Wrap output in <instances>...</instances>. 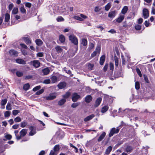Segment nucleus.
<instances>
[{
	"instance_id": "1",
	"label": "nucleus",
	"mask_w": 155,
	"mask_h": 155,
	"mask_svg": "<svg viewBox=\"0 0 155 155\" xmlns=\"http://www.w3.org/2000/svg\"><path fill=\"white\" fill-rule=\"evenodd\" d=\"M57 94L56 93H50L49 95L44 97L47 100H51L54 99L56 97Z\"/></svg>"
},
{
	"instance_id": "2",
	"label": "nucleus",
	"mask_w": 155,
	"mask_h": 155,
	"mask_svg": "<svg viewBox=\"0 0 155 155\" xmlns=\"http://www.w3.org/2000/svg\"><path fill=\"white\" fill-rule=\"evenodd\" d=\"M28 130L25 129H24L22 130L20 132V136H16V139L18 140L21 139V137L25 136L27 133Z\"/></svg>"
},
{
	"instance_id": "3",
	"label": "nucleus",
	"mask_w": 155,
	"mask_h": 155,
	"mask_svg": "<svg viewBox=\"0 0 155 155\" xmlns=\"http://www.w3.org/2000/svg\"><path fill=\"white\" fill-rule=\"evenodd\" d=\"M119 130L120 129H119L118 127H117V128H116L115 127L112 128L110 130V132L109 134V136L110 137H111L114 135V134L118 133L119 132Z\"/></svg>"
},
{
	"instance_id": "4",
	"label": "nucleus",
	"mask_w": 155,
	"mask_h": 155,
	"mask_svg": "<svg viewBox=\"0 0 155 155\" xmlns=\"http://www.w3.org/2000/svg\"><path fill=\"white\" fill-rule=\"evenodd\" d=\"M69 38L70 40L74 45H77L78 44V40L73 35H70Z\"/></svg>"
},
{
	"instance_id": "5",
	"label": "nucleus",
	"mask_w": 155,
	"mask_h": 155,
	"mask_svg": "<svg viewBox=\"0 0 155 155\" xmlns=\"http://www.w3.org/2000/svg\"><path fill=\"white\" fill-rule=\"evenodd\" d=\"M80 97V96L77 93H74L73 94L72 98V100L73 102L77 101Z\"/></svg>"
},
{
	"instance_id": "6",
	"label": "nucleus",
	"mask_w": 155,
	"mask_h": 155,
	"mask_svg": "<svg viewBox=\"0 0 155 155\" xmlns=\"http://www.w3.org/2000/svg\"><path fill=\"white\" fill-rule=\"evenodd\" d=\"M33 66L36 68H38L40 66V62L37 60H35L31 62Z\"/></svg>"
},
{
	"instance_id": "7",
	"label": "nucleus",
	"mask_w": 155,
	"mask_h": 155,
	"mask_svg": "<svg viewBox=\"0 0 155 155\" xmlns=\"http://www.w3.org/2000/svg\"><path fill=\"white\" fill-rule=\"evenodd\" d=\"M143 15L145 18H147L149 16V12L146 8H144L143 10Z\"/></svg>"
},
{
	"instance_id": "8",
	"label": "nucleus",
	"mask_w": 155,
	"mask_h": 155,
	"mask_svg": "<svg viewBox=\"0 0 155 155\" xmlns=\"http://www.w3.org/2000/svg\"><path fill=\"white\" fill-rule=\"evenodd\" d=\"M124 18V15H120V16L116 19V21L118 23L121 22Z\"/></svg>"
},
{
	"instance_id": "9",
	"label": "nucleus",
	"mask_w": 155,
	"mask_h": 155,
	"mask_svg": "<svg viewBox=\"0 0 155 155\" xmlns=\"http://www.w3.org/2000/svg\"><path fill=\"white\" fill-rule=\"evenodd\" d=\"M29 129L31 130L29 133L30 136H33L36 133L35 129H34L33 127H30Z\"/></svg>"
},
{
	"instance_id": "10",
	"label": "nucleus",
	"mask_w": 155,
	"mask_h": 155,
	"mask_svg": "<svg viewBox=\"0 0 155 155\" xmlns=\"http://www.w3.org/2000/svg\"><path fill=\"white\" fill-rule=\"evenodd\" d=\"M116 13L115 11L110 12L108 13V16L110 18H114L115 17Z\"/></svg>"
},
{
	"instance_id": "11",
	"label": "nucleus",
	"mask_w": 155,
	"mask_h": 155,
	"mask_svg": "<svg viewBox=\"0 0 155 155\" xmlns=\"http://www.w3.org/2000/svg\"><path fill=\"white\" fill-rule=\"evenodd\" d=\"M66 85V84L65 82H63L60 83L58 85V87L60 89H62L65 87Z\"/></svg>"
},
{
	"instance_id": "12",
	"label": "nucleus",
	"mask_w": 155,
	"mask_h": 155,
	"mask_svg": "<svg viewBox=\"0 0 155 155\" xmlns=\"http://www.w3.org/2000/svg\"><path fill=\"white\" fill-rule=\"evenodd\" d=\"M94 114H92L90 115L87 116V117L84 119V120L85 122H87L91 120L94 117Z\"/></svg>"
},
{
	"instance_id": "13",
	"label": "nucleus",
	"mask_w": 155,
	"mask_h": 155,
	"mask_svg": "<svg viewBox=\"0 0 155 155\" xmlns=\"http://www.w3.org/2000/svg\"><path fill=\"white\" fill-rule=\"evenodd\" d=\"M16 62L20 64H26L25 61L23 59L18 58L16 60Z\"/></svg>"
},
{
	"instance_id": "14",
	"label": "nucleus",
	"mask_w": 155,
	"mask_h": 155,
	"mask_svg": "<svg viewBox=\"0 0 155 155\" xmlns=\"http://www.w3.org/2000/svg\"><path fill=\"white\" fill-rule=\"evenodd\" d=\"M106 134L105 132H103L102 134L97 139V141L99 142L101 141L105 137Z\"/></svg>"
},
{
	"instance_id": "15",
	"label": "nucleus",
	"mask_w": 155,
	"mask_h": 155,
	"mask_svg": "<svg viewBox=\"0 0 155 155\" xmlns=\"http://www.w3.org/2000/svg\"><path fill=\"white\" fill-rule=\"evenodd\" d=\"M9 52L10 54L11 55L17 56L18 54V52L14 50H11Z\"/></svg>"
},
{
	"instance_id": "16",
	"label": "nucleus",
	"mask_w": 155,
	"mask_h": 155,
	"mask_svg": "<svg viewBox=\"0 0 155 155\" xmlns=\"http://www.w3.org/2000/svg\"><path fill=\"white\" fill-rule=\"evenodd\" d=\"M101 100L102 98L101 97H99L97 98L96 101L94 106L96 107L98 106L100 104V103L101 101Z\"/></svg>"
},
{
	"instance_id": "17",
	"label": "nucleus",
	"mask_w": 155,
	"mask_h": 155,
	"mask_svg": "<svg viewBox=\"0 0 155 155\" xmlns=\"http://www.w3.org/2000/svg\"><path fill=\"white\" fill-rule=\"evenodd\" d=\"M42 71L44 75H47L49 73L50 70L48 68H47L43 69Z\"/></svg>"
},
{
	"instance_id": "18",
	"label": "nucleus",
	"mask_w": 155,
	"mask_h": 155,
	"mask_svg": "<svg viewBox=\"0 0 155 155\" xmlns=\"http://www.w3.org/2000/svg\"><path fill=\"white\" fill-rule=\"evenodd\" d=\"M128 9V7L127 6H124L122 10L121 13L123 15H125L127 12Z\"/></svg>"
},
{
	"instance_id": "19",
	"label": "nucleus",
	"mask_w": 155,
	"mask_h": 155,
	"mask_svg": "<svg viewBox=\"0 0 155 155\" xmlns=\"http://www.w3.org/2000/svg\"><path fill=\"white\" fill-rule=\"evenodd\" d=\"M92 97L91 95H88L85 97V101L87 103H89L92 100Z\"/></svg>"
},
{
	"instance_id": "20",
	"label": "nucleus",
	"mask_w": 155,
	"mask_h": 155,
	"mask_svg": "<svg viewBox=\"0 0 155 155\" xmlns=\"http://www.w3.org/2000/svg\"><path fill=\"white\" fill-rule=\"evenodd\" d=\"M66 101V100L63 98L60 101H59L58 102V105L59 106H62L63 105Z\"/></svg>"
},
{
	"instance_id": "21",
	"label": "nucleus",
	"mask_w": 155,
	"mask_h": 155,
	"mask_svg": "<svg viewBox=\"0 0 155 155\" xmlns=\"http://www.w3.org/2000/svg\"><path fill=\"white\" fill-rule=\"evenodd\" d=\"M108 109L109 107L108 106H105L102 108L101 112L103 113H104L108 110Z\"/></svg>"
},
{
	"instance_id": "22",
	"label": "nucleus",
	"mask_w": 155,
	"mask_h": 155,
	"mask_svg": "<svg viewBox=\"0 0 155 155\" xmlns=\"http://www.w3.org/2000/svg\"><path fill=\"white\" fill-rule=\"evenodd\" d=\"M56 51L58 53H61L63 51V49L61 47L59 46H57L55 47Z\"/></svg>"
},
{
	"instance_id": "23",
	"label": "nucleus",
	"mask_w": 155,
	"mask_h": 155,
	"mask_svg": "<svg viewBox=\"0 0 155 155\" xmlns=\"http://www.w3.org/2000/svg\"><path fill=\"white\" fill-rule=\"evenodd\" d=\"M18 9L17 8H14L12 11V16L17 14L18 12Z\"/></svg>"
},
{
	"instance_id": "24",
	"label": "nucleus",
	"mask_w": 155,
	"mask_h": 155,
	"mask_svg": "<svg viewBox=\"0 0 155 155\" xmlns=\"http://www.w3.org/2000/svg\"><path fill=\"white\" fill-rule=\"evenodd\" d=\"M105 57L104 55H102L100 58V64L102 65L103 64L105 60Z\"/></svg>"
},
{
	"instance_id": "25",
	"label": "nucleus",
	"mask_w": 155,
	"mask_h": 155,
	"mask_svg": "<svg viewBox=\"0 0 155 155\" xmlns=\"http://www.w3.org/2000/svg\"><path fill=\"white\" fill-rule=\"evenodd\" d=\"M51 79L52 83H54L57 82V78L55 76H53L51 78Z\"/></svg>"
},
{
	"instance_id": "26",
	"label": "nucleus",
	"mask_w": 155,
	"mask_h": 155,
	"mask_svg": "<svg viewBox=\"0 0 155 155\" xmlns=\"http://www.w3.org/2000/svg\"><path fill=\"white\" fill-rule=\"evenodd\" d=\"M59 39L61 43H63L65 41V37L62 35H60Z\"/></svg>"
},
{
	"instance_id": "27",
	"label": "nucleus",
	"mask_w": 155,
	"mask_h": 155,
	"mask_svg": "<svg viewBox=\"0 0 155 155\" xmlns=\"http://www.w3.org/2000/svg\"><path fill=\"white\" fill-rule=\"evenodd\" d=\"M10 18V15L8 13H6L5 16V22H8L9 21Z\"/></svg>"
},
{
	"instance_id": "28",
	"label": "nucleus",
	"mask_w": 155,
	"mask_h": 155,
	"mask_svg": "<svg viewBox=\"0 0 155 155\" xmlns=\"http://www.w3.org/2000/svg\"><path fill=\"white\" fill-rule=\"evenodd\" d=\"M36 44L38 46H41L43 44V42L40 39H38L35 40Z\"/></svg>"
},
{
	"instance_id": "29",
	"label": "nucleus",
	"mask_w": 155,
	"mask_h": 155,
	"mask_svg": "<svg viewBox=\"0 0 155 155\" xmlns=\"http://www.w3.org/2000/svg\"><path fill=\"white\" fill-rule=\"evenodd\" d=\"M112 150V147L109 146L106 149L105 151V153L106 154H109Z\"/></svg>"
},
{
	"instance_id": "30",
	"label": "nucleus",
	"mask_w": 155,
	"mask_h": 155,
	"mask_svg": "<svg viewBox=\"0 0 155 155\" xmlns=\"http://www.w3.org/2000/svg\"><path fill=\"white\" fill-rule=\"evenodd\" d=\"M133 150V148L130 146H127L126 149V151L128 153H130L132 150Z\"/></svg>"
},
{
	"instance_id": "31",
	"label": "nucleus",
	"mask_w": 155,
	"mask_h": 155,
	"mask_svg": "<svg viewBox=\"0 0 155 155\" xmlns=\"http://www.w3.org/2000/svg\"><path fill=\"white\" fill-rule=\"evenodd\" d=\"M30 86V85L28 83L24 85L23 89L24 90L27 91L29 89Z\"/></svg>"
},
{
	"instance_id": "32",
	"label": "nucleus",
	"mask_w": 155,
	"mask_h": 155,
	"mask_svg": "<svg viewBox=\"0 0 155 155\" xmlns=\"http://www.w3.org/2000/svg\"><path fill=\"white\" fill-rule=\"evenodd\" d=\"M59 146L58 145H56L54 147L53 150L56 152L59 150Z\"/></svg>"
},
{
	"instance_id": "33",
	"label": "nucleus",
	"mask_w": 155,
	"mask_h": 155,
	"mask_svg": "<svg viewBox=\"0 0 155 155\" xmlns=\"http://www.w3.org/2000/svg\"><path fill=\"white\" fill-rule=\"evenodd\" d=\"M6 109L8 110H11L12 109V105L9 103H8L6 106Z\"/></svg>"
},
{
	"instance_id": "34",
	"label": "nucleus",
	"mask_w": 155,
	"mask_h": 155,
	"mask_svg": "<svg viewBox=\"0 0 155 155\" xmlns=\"http://www.w3.org/2000/svg\"><path fill=\"white\" fill-rule=\"evenodd\" d=\"M111 6V5L110 4V3H108L105 6V10L107 11H108L110 8Z\"/></svg>"
},
{
	"instance_id": "35",
	"label": "nucleus",
	"mask_w": 155,
	"mask_h": 155,
	"mask_svg": "<svg viewBox=\"0 0 155 155\" xmlns=\"http://www.w3.org/2000/svg\"><path fill=\"white\" fill-rule=\"evenodd\" d=\"M81 44L84 46H86L87 45V41L85 39H82Z\"/></svg>"
},
{
	"instance_id": "36",
	"label": "nucleus",
	"mask_w": 155,
	"mask_h": 155,
	"mask_svg": "<svg viewBox=\"0 0 155 155\" xmlns=\"http://www.w3.org/2000/svg\"><path fill=\"white\" fill-rule=\"evenodd\" d=\"M114 61L115 62V65L117 67L118 65V59L116 56H114Z\"/></svg>"
},
{
	"instance_id": "37",
	"label": "nucleus",
	"mask_w": 155,
	"mask_h": 155,
	"mask_svg": "<svg viewBox=\"0 0 155 155\" xmlns=\"http://www.w3.org/2000/svg\"><path fill=\"white\" fill-rule=\"evenodd\" d=\"M71 94V93L70 92H67L66 94L62 96V97L65 98H67L69 97L70 95Z\"/></svg>"
},
{
	"instance_id": "38",
	"label": "nucleus",
	"mask_w": 155,
	"mask_h": 155,
	"mask_svg": "<svg viewBox=\"0 0 155 155\" xmlns=\"http://www.w3.org/2000/svg\"><path fill=\"white\" fill-rule=\"evenodd\" d=\"M7 100L6 99H4L2 100L1 101V104L2 106H4L6 103Z\"/></svg>"
},
{
	"instance_id": "39",
	"label": "nucleus",
	"mask_w": 155,
	"mask_h": 155,
	"mask_svg": "<svg viewBox=\"0 0 155 155\" xmlns=\"http://www.w3.org/2000/svg\"><path fill=\"white\" fill-rule=\"evenodd\" d=\"M79 104L80 103H73L72 104L71 107L73 108H75L78 106Z\"/></svg>"
},
{
	"instance_id": "40",
	"label": "nucleus",
	"mask_w": 155,
	"mask_h": 155,
	"mask_svg": "<svg viewBox=\"0 0 155 155\" xmlns=\"http://www.w3.org/2000/svg\"><path fill=\"white\" fill-rule=\"evenodd\" d=\"M17 76L18 77H21L23 75V73L22 72L17 71L16 72Z\"/></svg>"
},
{
	"instance_id": "41",
	"label": "nucleus",
	"mask_w": 155,
	"mask_h": 155,
	"mask_svg": "<svg viewBox=\"0 0 155 155\" xmlns=\"http://www.w3.org/2000/svg\"><path fill=\"white\" fill-rule=\"evenodd\" d=\"M101 9V8L99 6H96L94 8V11L96 12H98Z\"/></svg>"
},
{
	"instance_id": "42",
	"label": "nucleus",
	"mask_w": 155,
	"mask_h": 155,
	"mask_svg": "<svg viewBox=\"0 0 155 155\" xmlns=\"http://www.w3.org/2000/svg\"><path fill=\"white\" fill-rule=\"evenodd\" d=\"M24 41L25 42L28 44H30L31 43V41L28 38H24Z\"/></svg>"
},
{
	"instance_id": "43",
	"label": "nucleus",
	"mask_w": 155,
	"mask_h": 155,
	"mask_svg": "<svg viewBox=\"0 0 155 155\" xmlns=\"http://www.w3.org/2000/svg\"><path fill=\"white\" fill-rule=\"evenodd\" d=\"M74 18L75 19L80 21H83L84 20L82 18L78 16H74Z\"/></svg>"
},
{
	"instance_id": "44",
	"label": "nucleus",
	"mask_w": 155,
	"mask_h": 155,
	"mask_svg": "<svg viewBox=\"0 0 155 155\" xmlns=\"http://www.w3.org/2000/svg\"><path fill=\"white\" fill-rule=\"evenodd\" d=\"M11 114V112L8 111H6L4 113V116L5 117H9Z\"/></svg>"
},
{
	"instance_id": "45",
	"label": "nucleus",
	"mask_w": 155,
	"mask_h": 155,
	"mask_svg": "<svg viewBox=\"0 0 155 155\" xmlns=\"http://www.w3.org/2000/svg\"><path fill=\"white\" fill-rule=\"evenodd\" d=\"M21 119L19 117H17L14 119V121L15 122H19L21 121Z\"/></svg>"
},
{
	"instance_id": "46",
	"label": "nucleus",
	"mask_w": 155,
	"mask_h": 155,
	"mask_svg": "<svg viewBox=\"0 0 155 155\" xmlns=\"http://www.w3.org/2000/svg\"><path fill=\"white\" fill-rule=\"evenodd\" d=\"M56 19L57 21L58 22L63 21L64 20V18L61 16H59Z\"/></svg>"
},
{
	"instance_id": "47",
	"label": "nucleus",
	"mask_w": 155,
	"mask_h": 155,
	"mask_svg": "<svg viewBox=\"0 0 155 155\" xmlns=\"http://www.w3.org/2000/svg\"><path fill=\"white\" fill-rule=\"evenodd\" d=\"M44 91V89H41L39 91H37L36 93V94L40 95Z\"/></svg>"
},
{
	"instance_id": "48",
	"label": "nucleus",
	"mask_w": 155,
	"mask_h": 155,
	"mask_svg": "<svg viewBox=\"0 0 155 155\" xmlns=\"http://www.w3.org/2000/svg\"><path fill=\"white\" fill-rule=\"evenodd\" d=\"M141 26L140 25H137L135 26V29L137 30H140L141 29Z\"/></svg>"
},
{
	"instance_id": "49",
	"label": "nucleus",
	"mask_w": 155,
	"mask_h": 155,
	"mask_svg": "<svg viewBox=\"0 0 155 155\" xmlns=\"http://www.w3.org/2000/svg\"><path fill=\"white\" fill-rule=\"evenodd\" d=\"M27 124V123L23 121L22 122H21V127L22 128L25 127L26 126Z\"/></svg>"
},
{
	"instance_id": "50",
	"label": "nucleus",
	"mask_w": 155,
	"mask_h": 155,
	"mask_svg": "<svg viewBox=\"0 0 155 155\" xmlns=\"http://www.w3.org/2000/svg\"><path fill=\"white\" fill-rule=\"evenodd\" d=\"M135 87L136 89L137 90L140 88V84L138 82H136L135 83Z\"/></svg>"
},
{
	"instance_id": "51",
	"label": "nucleus",
	"mask_w": 155,
	"mask_h": 155,
	"mask_svg": "<svg viewBox=\"0 0 155 155\" xmlns=\"http://www.w3.org/2000/svg\"><path fill=\"white\" fill-rule=\"evenodd\" d=\"M70 146L74 149L75 153H77L78 152V149L76 147L74 146L72 143H70Z\"/></svg>"
},
{
	"instance_id": "52",
	"label": "nucleus",
	"mask_w": 155,
	"mask_h": 155,
	"mask_svg": "<svg viewBox=\"0 0 155 155\" xmlns=\"http://www.w3.org/2000/svg\"><path fill=\"white\" fill-rule=\"evenodd\" d=\"M19 112L20 111L19 110H14L12 111V114L14 115L15 116L17 115Z\"/></svg>"
},
{
	"instance_id": "53",
	"label": "nucleus",
	"mask_w": 155,
	"mask_h": 155,
	"mask_svg": "<svg viewBox=\"0 0 155 155\" xmlns=\"http://www.w3.org/2000/svg\"><path fill=\"white\" fill-rule=\"evenodd\" d=\"M20 11L22 13H25L26 12V11L25 9L24 8V7H21L20 8Z\"/></svg>"
},
{
	"instance_id": "54",
	"label": "nucleus",
	"mask_w": 155,
	"mask_h": 155,
	"mask_svg": "<svg viewBox=\"0 0 155 155\" xmlns=\"http://www.w3.org/2000/svg\"><path fill=\"white\" fill-rule=\"evenodd\" d=\"M51 81L50 79H46L44 80L43 83L45 84H47L50 83Z\"/></svg>"
},
{
	"instance_id": "55",
	"label": "nucleus",
	"mask_w": 155,
	"mask_h": 155,
	"mask_svg": "<svg viewBox=\"0 0 155 155\" xmlns=\"http://www.w3.org/2000/svg\"><path fill=\"white\" fill-rule=\"evenodd\" d=\"M40 88L41 86H38L34 88L33 91H36L39 89Z\"/></svg>"
},
{
	"instance_id": "56",
	"label": "nucleus",
	"mask_w": 155,
	"mask_h": 155,
	"mask_svg": "<svg viewBox=\"0 0 155 155\" xmlns=\"http://www.w3.org/2000/svg\"><path fill=\"white\" fill-rule=\"evenodd\" d=\"M25 5L26 7L28 8H30L31 6V4L29 2H28L25 3Z\"/></svg>"
},
{
	"instance_id": "57",
	"label": "nucleus",
	"mask_w": 155,
	"mask_h": 155,
	"mask_svg": "<svg viewBox=\"0 0 155 155\" xmlns=\"http://www.w3.org/2000/svg\"><path fill=\"white\" fill-rule=\"evenodd\" d=\"M136 71L137 73V74L139 75V76L141 77L142 76V74H141L139 68L136 69Z\"/></svg>"
},
{
	"instance_id": "58",
	"label": "nucleus",
	"mask_w": 155,
	"mask_h": 155,
	"mask_svg": "<svg viewBox=\"0 0 155 155\" xmlns=\"http://www.w3.org/2000/svg\"><path fill=\"white\" fill-rule=\"evenodd\" d=\"M96 28H97L99 29L101 31H102L104 29L103 27L101 25H97L96 26Z\"/></svg>"
},
{
	"instance_id": "59",
	"label": "nucleus",
	"mask_w": 155,
	"mask_h": 155,
	"mask_svg": "<svg viewBox=\"0 0 155 155\" xmlns=\"http://www.w3.org/2000/svg\"><path fill=\"white\" fill-rule=\"evenodd\" d=\"M57 153L53 150L51 151L49 155H56Z\"/></svg>"
},
{
	"instance_id": "60",
	"label": "nucleus",
	"mask_w": 155,
	"mask_h": 155,
	"mask_svg": "<svg viewBox=\"0 0 155 155\" xmlns=\"http://www.w3.org/2000/svg\"><path fill=\"white\" fill-rule=\"evenodd\" d=\"M114 68V65L113 63H110V69L111 70H113Z\"/></svg>"
},
{
	"instance_id": "61",
	"label": "nucleus",
	"mask_w": 155,
	"mask_h": 155,
	"mask_svg": "<svg viewBox=\"0 0 155 155\" xmlns=\"http://www.w3.org/2000/svg\"><path fill=\"white\" fill-rule=\"evenodd\" d=\"M37 56L38 57H42L43 56L42 52H38L37 54Z\"/></svg>"
},
{
	"instance_id": "62",
	"label": "nucleus",
	"mask_w": 155,
	"mask_h": 155,
	"mask_svg": "<svg viewBox=\"0 0 155 155\" xmlns=\"http://www.w3.org/2000/svg\"><path fill=\"white\" fill-rule=\"evenodd\" d=\"M100 48L99 47H97L95 49V51L97 53H99L100 51Z\"/></svg>"
},
{
	"instance_id": "63",
	"label": "nucleus",
	"mask_w": 155,
	"mask_h": 155,
	"mask_svg": "<svg viewBox=\"0 0 155 155\" xmlns=\"http://www.w3.org/2000/svg\"><path fill=\"white\" fill-rule=\"evenodd\" d=\"M32 76L31 75H28L26 76L25 77V79H29L32 78Z\"/></svg>"
},
{
	"instance_id": "64",
	"label": "nucleus",
	"mask_w": 155,
	"mask_h": 155,
	"mask_svg": "<svg viewBox=\"0 0 155 155\" xmlns=\"http://www.w3.org/2000/svg\"><path fill=\"white\" fill-rule=\"evenodd\" d=\"M143 21V19L141 18H139L138 20L137 23L139 24H141Z\"/></svg>"
}]
</instances>
